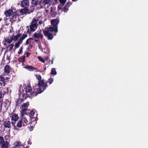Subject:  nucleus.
<instances>
[{"label":"nucleus","mask_w":148,"mask_h":148,"mask_svg":"<svg viewBox=\"0 0 148 148\" xmlns=\"http://www.w3.org/2000/svg\"><path fill=\"white\" fill-rule=\"evenodd\" d=\"M47 82H45L43 79L39 81L37 84L34 88L33 92L31 93L30 95L32 97H34L39 94L41 93L44 90L46 89V88L48 86L47 84Z\"/></svg>","instance_id":"1"},{"label":"nucleus","mask_w":148,"mask_h":148,"mask_svg":"<svg viewBox=\"0 0 148 148\" xmlns=\"http://www.w3.org/2000/svg\"><path fill=\"white\" fill-rule=\"evenodd\" d=\"M4 14L6 17L12 15V18L10 19L13 21H16L19 18V13L16 11L13 12V11L12 9H9L5 11L4 12Z\"/></svg>","instance_id":"2"},{"label":"nucleus","mask_w":148,"mask_h":148,"mask_svg":"<svg viewBox=\"0 0 148 148\" xmlns=\"http://www.w3.org/2000/svg\"><path fill=\"white\" fill-rule=\"evenodd\" d=\"M38 21V19H33L29 26L30 29L28 28L27 30V33L30 34L32 32L34 31L37 28V23Z\"/></svg>","instance_id":"3"},{"label":"nucleus","mask_w":148,"mask_h":148,"mask_svg":"<svg viewBox=\"0 0 148 148\" xmlns=\"http://www.w3.org/2000/svg\"><path fill=\"white\" fill-rule=\"evenodd\" d=\"M28 123V122L26 117H22L17 123L16 126L18 127H21L22 126H24L27 125Z\"/></svg>","instance_id":"4"},{"label":"nucleus","mask_w":148,"mask_h":148,"mask_svg":"<svg viewBox=\"0 0 148 148\" xmlns=\"http://www.w3.org/2000/svg\"><path fill=\"white\" fill-rule=\"evenodd\" d=\"M22 35V34L21 33L17 34L15 36L13 34L12 36H10L11 39L5 38V41L9 44L13 40L16 41Z\"/></svg>","instance_id":"5"},{"label":"nucleus","mask_w":148,"mask_h":148,"mask_svg":"<svg viewBox=\"0 0 148 148\" xmlns=\"http://www.w3.org/2000/svg\"><path fill=\"white\" fill-rule=\"evenodd\" d=\"M22 35V36L21 35L20 36V37L19 40L15 43L14 48V51L16 48H18L19 47L20 45L22 43L23 40L27 36V35L26 34H23Z\"/></svg>","instance_id":"6"},{"label":"nucleus","mask_w":148,"mask_h":148,"mask_svg":"<svg viewBox=\"0 0 148 148\" xmlns=\"http://www.w3.org/2000/svg\"><path fill=\"white\" fill-rule=\"evenodd\" d=\"M29 5V2L27 0H23L21 3V6L25 8V12L28 13H29L31 12H29V10L27 8Z\"/></svg>","instance_id":"7"},{"label":"nucleus","mask_w":148,"mask_h":148,"mask_svg":"<svg viewBox=\"0 0 148 148\" xmlns=\"http://www.w3.org/2000/svg\"><path fill=\"white\" fill-rule=\"evenodd\" d=\"M43 32L44 35L48 37L49 39L51 40L53 38V35L51 32H49L48 31L46 30V28L43 30Z\"/></svg>","instance_id":"8"},{"label":"nucleus","mask_w":148,"mask_h":148,"mask_svg":"<svg viewBox=\"0 0 148 148\" xmlns=\"http://www.w3.org/2000/svg\"><path fill=\"white\" fill-rule=\"evenodd\" d=\"M50 1L51 0H39V5L42 8L46 5L49 3Z\"/></svg>","instance_id":"9"},{"label":"nucleus","mask_w":148,"mask_h":148,"mask_svg":"<svg viewBox=\"0 0 148 148\" xmlns=\"http://www.w3.org/2000/svg\"><path fill=\"white\" fill-rule=\"evenodd\" d=\"M41 30H40L38 32H35L33 36L34 38H39L42 39L43 37V35L41 34Z\"/></svg>","instance_id":"10"},{"label":"nucleus","mask_w":148,"mask_h":148,"mask_svg":"<svg viewBox=\"0 0 148 148\" xmlns=\"http://www.w3.org/2000/svg\"><path fill=\"white\" fill-rule=\"evenodd\" d=\"M11 70V68L9 65H6L4 67V72L7 75L10 73Z\"/></svg>","instance_id":"11"},{"label":"nucleus","mask_w":148,"mask_h":148,"mask_svg":"<svg viewBox=\"0 0 148 148\" xmlns=\"http://www.w3.org/2000/svg\"><path fill=\"white\" fill-rule=\"evenodd\" d=\"M46 30L51 32H55L56 33L58 32L57 27H56L52 25H51V27H49L46 28Z\"/></svg>","instance_id":"12"},{"label":"nucleus","mask_w":148,"mask_h":148,"mask_svg":"<svg viewBox=\"0 0 148 148\" xmlns=\"http://www.w3.org/2000/svg\"><path fill=\"white\" fill-rule=\"evenodd\" d=\"M23 68H25L27 70L30 71H36L37 69L36 68H35L32 66H29V65H27L26 66L23 67Z\"/></svg>","instance_id":"13"},{"label":"nucleus","mask_w":148,"mask_h":148,"mask_svg":"<svg viewBox=\"0 0 148 148\" xmlns=\"http://www.w3.org/2000/svg\"><path fill=\"white\" fill-rule=\"evenodd\" d=\"M51 25L58 27V25L59 23V21L56 19H54L51 21Z\"/></svg>","instance_id":"14"},{"label":"nucleus","mask_w":148,"mask_h":148,"mask_svg":"<svg viewBox=\"0 0 148 148\" xmlns=\"http://www.w3.org/2000/svg\"><path fill=\"white\" fill-rule=\"evenodd\" d=\"M23 99H21L20 98H18L16 101V104L15 105V108H16L17 107L20 106V104L22 103L23 101Z\"/></svg>","instance_id":"15"},{"label":"nucleus","mask_w":148,"mask_h":148,"mask_svg":"<svg viewBox=\"0 0 148 148\" xmlns=\"http://www.w3.org/2000/svg\"><path fill=\"white\" fill-rule=\"evenodd\" d=\"M4 125L5 128H10L11 127V122L9 121H5L4 122Z\"/></svg>","instance_id":"16"},{"label":"nucleus","mask_w":148,"mask_h":148,"mask_svg":"<svg viewBox=\"0 0 148 148\" xmlns=\"http://www.w3.org/2000/svg\"><path fill=\"white\" fill-rule=\"evenodd\" d=\"M11 118L12 121H14L15 122L18 120V115L17 114H12Z\"/></svg>","instance_id":"17"},{"label":"nucleus","mask_w":148,"mask_h":148,"mask_svg":"<svg viewBox=\"0 0 148 148\" xmlns=\"http://www.w3.org/2000/svg\"><path fill=\"white\" fill-rule=\"evenodd\" d=\"M70 5V4H69V2L66 3V5L63 8V11L64 12H66L68 10V8L69 7Z\"/></svg>","instance_id":"18"},{"label":"nucleus","mask_w":148,"mask_h":148,"mask_svg":"<svg viewBox=\"0 0 148 148\" xmlns=\"http://www.w3.org/2000/svg\"><path fill=\"white\" fill-rule=\"evenodd\" d=\"M1 144L2 148H7L8 147V143L7 141H4V142H3Z\"/></svg>","instance_id":"19"},{"label":"nucleus","mask_w":148,"mask_h":148,"mask_svg":"<svg viewBox=\"0 0 148 148\" xmlns=\"http://www.w3.org/2000/svg\"><path fill=\"white\" fill-rule=\"evenodd\" d=\"M26 91L27 92H30V93L32 92H31V91H32V88L30 86H26ZM30 95L31 97L32 96L30 95Z\"/></svg>","instance_id":"20"},{"label":"nucleus","mask_w":148,"mask_h":148,"mask_svg":"<svg viewBox=\"0 0 148 148\" xmlns=\"http://www.w3.org/2000/svg\"><path fill=\"white\" fill-rule=\"evenodd\" d=\"M29 105V103L28 102H27L26 103H24L22 106V108H23V109H27Z\"/></svg>","instance_id":"21"},{"label":"nucleus","mask_w":148,"mask_h":148,"mask_svg":"<svg viewBox=\"0 0 148 148\" xmlns=\"http://www.w3.org/2000/svg\"><path fill=\"white\" fill-rule=\"evenodd\" d=\"M34 39L32 38H30L28 39L25 42V45H27L29 44H30L31 43V40Z\"/></svg>","instance_id":"22"},{"label":"nucleus","mask_w":148,"mask_h":148,"mask_svg":"<svg viewBox=\"0 0 148 148\" xmlns=\"http://www.w3.org/2000/svg\"><path fill=\"white\" fill-rule=\"evenodd\" d=\"M27 109H23L21 112V116H24V115L25 114H27Z\"/></svg>","instance_id":"23"},{"label":"nucleus","mask_w":148,"mask_h":148,"mask_svg":"<svg viewBox=\"0 0 148 148\" xmlns=\"http://www.w3.org/2000/svg\"><path fill=\"white\" fill-rule=\"evenodd\" d=\"M39 0H32V4L36 5L39 4Z\"/></svg>","instance_id":"24"},{"label":"nucleus","mask_w":148,"mask_h":148,"mask_svg":"<svg viewBox=\"0 0 148 148\" xmlns=\"http://www.w3.org/2000/svg\"><path fill=\"white\" fill-rule=\"evenodd\" d=\"M51 74L52 75H56L57 74V72L54 68H52L51 69Z\"/></svg>","instance_id":"25"},{"label":"nucleus","mask_w":148,"mask_h":148,"mask_svg":"<svg viewBox=\"0 0 148 148\" xmlns=\"http://www.w3.org/2000/svg\"><path fill=\"white\" fill-rule=\"evenodd\" d=\"M51 13L53 16H55L57 14V13L55 11V10L51 9L50 10Z\"/></svg>","instance_id":"26"},{"label":"nucleus","mask_w":148,"mask_h":148,"mask_svg":"<svg viewBox=\"0 0 148 148\" xmlns=\"http://www.w3.org/2000/svg\"><path fill=\"white\" fill-rule=\"evenodd\" d=\"M14 47L13 43H12L10 45H8V47H7V48H8V50L11 51V50Z\"/></svg>","instance_id":"27"},{"label":"nucleus","mask_w":148,"mask_h":148,"mask_svg":"<svg viewBox=\"0 0 148 148\" xmlns=\"http://www.w3.org/2000/svg\"><path fill=\"white\" fill-rule=\"evenodd\" d=\"M53 81V79L52 77H50V78L48 79V81H47V82L49 83V84H51L52 83Z\"/></svg>","instance_id":"28"},{"label":"nucleus","mask_w":148,"mask_h":148,"mask_svg":"<svg viewBox=\"0 0 148 148\" xmlns=\"http://www.w3.org/2000/svg\"><path fill=\"white\" fill-rule=\"evenodd\" d=\"M5 78L3 76V75H1L0 76V81L1 82H3V83L5 84Z\"/></svg>","instance_id":"29"},{"label":"nucleus","mask_w":148,"mask_h":148,"mask_svg":"<svg viewBox=\"0 0 148 148\" xmlns=\"http://www.w3.org/2000/svg\"><path fill=\"white\" fill-rule=\"evenodd\" d=\"M34 113H35L32 110L30 111V112H29V114H30V115L31 116H32V117H34V118H35V117H34Z\"/></svg>","instance_id":"30"},{"label":"nucleus","mask_w":148,"mask_h":148,"mask_svg":"<svg viewBox=\"0 0 148 148\" xmlns=\"http://www.w3.org/2000/svg\"><path fill=\"white\" fill-rule=\"evenodd\" d=\"M36 78L38 81H40V80H42L41 79L42 77L40 75H36Z\"/></svg>","instance_id":"31"},{"label":"nucleus","mask_w":148,"mask_h":148,"mask_svg":"<svg viewBox=\"0 0 148 148\" xmlns=\"http://www.w3.org/2000/svg\"><path fill=\"white\" fill-rule=\"evenodd\" d=\"M38 58V60L40 61H41V62L43 63H44L45 62V60L44 59L42 58L41 57L39 56Z\"/></svg>","instance_id":"32"},{"label":"nucleus","mask_w":148,"mask_h":148,"mask_svg":"<svg viewBox=\"0 0 148 148\" xmlns=\"http://www.w3.org/2000/svg\"><path fill=\"white\" fill-rule=\"evenodd\" d=\"M60 3L63 5L65 3L66 0H59Z\"/></svg>","instance_id":"33"},{"label":"nucleus","mask_w":148,"mask_h":148,"mask_svg":"<svg viewBox=\"0 0 148 148\" xmlns=\"http://www.w3.org/2000/svg\"><path fill=\"white\" fill-rule=\"evenodd\" d=\"M23 48L22 47H21L20 48V49H19V51L18 52V54H20L23 51Z\"/></svg>","instance_id":"34"},{"label":"nucleus","mask_w":148,"mask_h":148,"mask_svg":"<svg viewBox=\"0 0 148 148\" xmlns=\"http://www.w3.org/2000/svg\"><path fill=\"white\" fill-rule=\"evenodd\" d=\"M19 143L18 141H16V143L14 144V147L15 148H16L17 147H18V146Z\"/></svg>","instance_id":"35"},{"label":"nucleus","mask_w":148,"mask_h":148,"mask_svg":"<svg viewBox=\"0 0 148 148\" xmlns=\"http://www.w3.org/2000/svg\"><path fill=\"white\" fill-rule=\"evenodd\" d=\"M2 101V99H0V105L1 107L2 106L3 104Z\"/></svg>","instance_id":"36"},{"label":"nucleus","mask_w":148,"mask_h":148,"mask_svg":"<svg viewBox=\"0 0 148 148\" xmlns=\"http://www.w3.org/2000/svg\"><path fill=\"white\" fill-rule=\"evenodd\" d=\"M62 8V6L61 5H58V9H60L61 10Z\"/></svg>","instance_id":"37"},{"label":"nucleus","mask_w":148,"mask_h":148,"mask_svg":"<svg viewBox=\"0 0 148 148\" xmlns=\"http://www.w3.org/2000/svg\"><path fill=\"white\" fill-rule=\"evenodd\" d=\"M26 54V56L27 57H29V56L30 54V53H29V52H27Z\"/></svg>","instance_id":"38"},{"label":"nucleus","mask_w":148,"mask_h":148,"mask_svg":"<svg viewBox=\"0 0 148 148\" xmlns=\"http://www.w3.org/2000/svg\"><path fill=\"white\" fill-rule=\"evenodd\" d=\"M12 124V125L13 126H14V127H15V129H16L15 128V122L14 121V122H13V121H12V122H11Z\"/></svg>","instance_id":"39"},{"label":"nucleus","mask_w":148,"mask_h":148,"mask_svg":"<svg viewBox=\"0 0 148 148\" xmlns=\"http://www.w3.org/2000/svg\"><path fill=\"white\" fill-rule=\"evenodd\" d=\"M33 126H30V127L29 128V130L31 131H32L33 130Z\"/></svg>","instance_id":"40"},{"label":"nucleus","mask_w":148,"mask_h":148,"mask_svg":"<svg viewBox=\"0 0 148 148\" xmlns=\"http://www.w3.org/2000/svg\"><path fill=\"white\" fill-rule=\"evenodd\" d=\"M34 40L35 42L37 43L38 44L39 43V42H38V40H37V39H34Z\"/></svg>","instance_id":"41"},{"label":"nucleus","mask_w":148,"mask_h":148,"mask_svg":"<svg viewBox=\"0 0 148 148\" xmlns=\"http://www.w3.org/2000/svg\"><path fill=\"white\" fill-rule=\"evenodd\" d=\"M48 59V57L47 56L44 59L45 60H45H47Z\"/></svg>","instance_id":"42"},{"label":"nucleus","mask_w":148,"mask_h":148,"mask_svg":"<svg viewBox=\"0 0 148 148\" xmlns=\"http://www.w3.org/2000/svg\"><path fill=\"white\" fill-rule=\"evenodd\" d=\"M2 97V93L1 92H0V99H1Z\"/></svg>","instance_id":"43"},{"label":"nucleus","mask_w":148,"mask_h":148,"mask_svg":"<svg viewBox=\"0 0 148 148\" xmlns=\"http://www.w3.org/2000/svg\"><path fill=\"white\" fill-rule=\"evenodd\" d=\"M25 56H22V60H25Z\"/></svg>","instance_id":"44"},{"label":"nucleus","mask_w":148,"mask_h":148,"mask_svg":"<svg viewBox=\"0 0 148 148\" xmlns=\"http://www.w3.org/2000/svg\"><path fill=\"white\" fill-rule=\"evenodd\" d=\"M25 60H22L21 62L23 63H23L25 62Z\"/></svg>","instance_id":"45"},{"label":"nucleus","mask_w":148,"mask_h":148,"mask_svg":"<svg viewBox=\"0 0 148 148\" xmlns=\"http://www.w3.org/2000/svg\"><path fill=\"white\" fill-rule=\"evenodd\" d=\"M9 79V77H6L5 78L6 80H8Z\"/></svg>","instance_id":"46"},{"label":"nucleus","mask_w":148,"mask_h":148,"mask_svg":"<svg viewBox=\"0 0 148 148\" xmlns=\"http://www.w3.org/2000/svg\"><path fill=\"white\" fill-rule=\"evenodd\" d=\"M53 58L52 59V60L51 61V64H53Z\"/></svg>","instance_id":"47"},{"label":"nucleus","mask_w":148,"mask_h":148,"mask_svg":"<svg viewBox=\"0 0 148 148\" xmlns=\"http://www.w3.org/2000/svg\"><path fill=\"white\" fill-rule=\"evenodd\" d=\"M9 58H10L8 57V56H7V59H8V60H9Z\"/></svg>","instance_id":"48"},{"label":"nucleus","mask_w":148,"mask_h":148,"mask_svg":"<svg viewBox=\"0 0 148 148\" xmlns=\"http://www.w3.org/2000/svg\"><path fill=\"white\" fill-rule=\"evenodd\" d=\"M29 147L27 146L26 147H25V148H29Z\"/></svg>","instance_id":"49"},{"label":"nucleus","mask_w":148,"mask_h":148,"mask_svg":"<svg viewBox=\"0 0 148 148\" xmlns=\"http://www.w3.org/2000/svg\"><path fill=\"white\" fill-rule=\"evenodd\" d=\"M2 20V19L1 18H0V21H1Z\"/></svg>","instance_id":"50"},{"label":"nucleus","mask_w":148,"mask_h":148,"mask_svg":"<svg viewBox=\"0 0 148 148\" xmlns=\"http://www.w3.org/2000/svg\"><path fill=\"white\" fill-rule=\"evenodd\" d=\"M76 0H72V1H76Z\"/></svg>","instance_id":"51"},{"label":"nucleus","mask_w":148,"mask_h":148,"mask_svg":"<svg viewBox=\"0 0 148 148\" xmlns=\"http://www.w3.org/2000/svg\"><path fill=\"white\" fill-rule=\"evenodd\" d=\"M31 47H33L32 45H31Z\"/></svg>","instance_id":"52"},{"label":"nucleus","mask_w":148,"mask_h":148,"mask_svg":"<svg viewBox=\"0 0 148 148\" xmlns=\"http://www.w3.org/2000/svg\"><path fill=\"white\" fill-rule=\"evenodd\" d=\"M39 23L40 24H41V23H40V22H39Z\"/></svg>","instance_id":"53"},{"label":"nucleus","mask_w":148,"mask_h":148,"mask_svg":"<svg viewBox=\"0 0 148 148\" xmlns=\"http://www.w3.org/2000/svg\"><path fill=\"white\" fill-rule=\"evenodd\" d=\"M24 95L23 94L22 95L23 96Z\"/></svg>","instance_id":"54"},{"label":"nucleus","mask_w":148,"mask_h":148,"mask_svg":"<svg viewBox=\"0 0 148 148\" xmlns=\"http://www.w3.org/2000/svg\"><path fill=\"white\" fill-rule=\"evenodd\" d=\"M24 64L23 63V65H24Z\"/></svg>","instance_id":"55"}]
</instances>
